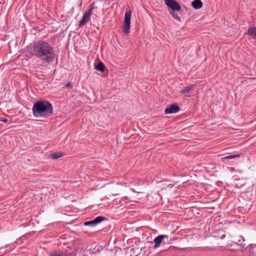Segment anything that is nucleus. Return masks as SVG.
Returning a JSON list of instances; mask_svg holds the SVG:
<instances>
[{
    "label": "nucleus",
    "mask_w": 256,
    "mask_h": 256,
    "mask_svg": "<svg viewBox=\"0 0 256 256\" xmlns=\"http://www.w3.org/2000/svg\"><path fill=\"white\" fill-rule=\"evenodd\" d=\"M28 50L32 56L46 63H50L54 59L55 54L52 47L44 40H38L31 43L28 46Z\"/></svg>",
    "instance_id": "1"
},
{
    "label": "nucleus",
    "mask_w": 256,
    "mask_h": 256,
    "mask_svg": "<svg viewBox=\"0 0 256 256\" xmlns=\"http://www.w3.org/2000/svg\"><path fill=\"white\" fill-rule=\"evenodd\" d=\"M34 117L46 118L53 114L52 104L46 100H39L35 102L32 108Z\"/></svg>",
    "instance_id": "2"
},
{
    "label": "nucleus",
    "mask_w": 256,
    "mask_h": 256,
    "mask_svg": "<svg viewBox=\"0 0 256 256\" xmlns=\"http://www.w3.org/2000/svg\"><path fill=\"white\" fill-rule=\"evenodd\" d=\"M94 2L92 4L90 5V8L88 10L85 12L82 18L80 21L78 26V28H81L82 26H84L88 22H89L90 20V16L92 14V13L93 12V10H94Z\"/></svg>",
    "instance_id": "3"
},
{
    "label": "nucleus",
    "mask_w": 256,
    "mask_h": 256,
    "mask_svg": "<svg viewBox=\"0 0 256 256\" xmlns=\"http://www.w3.org/2000/svg\"><path fill=\"white\" fill-rule=\"evenodd\" d=\"M131 11H126L124 14V24L123 26V32L124 34H128L130 33V27Z\"/></svg>",
    "instance_id": "4"
},
{
    "label": "nucleus",
    "mask_w": 256,
    "mask_h": 256,
    "mask_svg": "<svg viewBox=\"0 0 256 256\" xmlns=\"http://www.w3.org/2000/svg\"><path fill=\"white\" fill-rule=\"evenodd\" d=\"M165 4L170 9V11H180L181 6L175 0H164Z\"/></svg>",
    "instance_id": "5"
},
{
    "label": "nucleus",
    "mask_w": 256,
    "mask_h": 256,
    "mask_svg": "<svg viewBox=\"0 0 256 256\" xmlns=\"http://www.w3.org/2000/svg\"><path fill=\"white\" fill-rule=\"evenodd\" d=\"M106 220V218L103 216H98L96 217L94 219L92 220L86 222H84V225L86 226H90L93 227L100 223Z\"/></svg>",
    "instance_id": "6"
},
{
    "label": "nucleus",
    "mask_w": 256,
    "mask_h": 256,
    "mask_svg": "<svg viewBox=\"0 0 256 256\" xmlns=\"http://www.w3.org/2000/svg\"><path fill=\"white\" fill-rule=\"evenodd\" d=\"M180 110V108L176 104H172L168 106L164 110L166 114H175L178 112Z\"/></svg>",
    "instance_id": "7"
},
{
    "label": "nucleus",
    "mask_w": 256,
    "mask_h": 256,
    "mask_svg": "<svg viewBox=\"0 0 256 256\" xmlns=\"http://www.w3.org/2000/svg\"><path fill=\"white\" fill-rule=\"evenodd\" d=\"M167 237L168 236L166 235H159L156 237L154 240V242L155 244L154 246V248H159L164 238Z\"/></svg>",
    "instance_id": "8"
},
{
    "label": "nucleus",
    "mask_w": 256,
    "mask_h": 256,
    "mask_svg": "<svg viewBox=\"0 0 256 256\" xmlns=\"http://www.w3.org/2000/svg\"><path fill=\"white\" fill-rule=\"evenodd\" d=\"M194 86V84H190V86H185L181 91L180 94H184L185 96H188V94L192 90L193 87Z\"/></svg>",
    "instance_id": "9"
},
{
    "label": "nucleus",
    "mask_w": 256,
    "mask_h": 256,
    "mask_svg": "<svg viewBox=\"0 0 256 256\" xmlns=\"http://www.w3.org/2000/svg\"><path fill=\"white\" fill-rule=\"evenodd\" d=\"M191 4L195 10H198L202 6V2L201 0H194L192 2Z\"/></svg>",
    "instance_id": "10"
},
{
    "label": "nucleus",
    "mask_w": 256,
    "mask_h": 256,
    "mask_svg": "<svg viewBox=\"0 0 256 256\" xmlns=\"http://www.w3.org/2000/svg\"><path fill=\"white\" fill-rule=\"evenodd\" d=\"M95 69L100 72H104L106 69L104 64L100 61L94 64Z\"/></svg>",
    "instance_id": "11"
},
{
    "label": "nucleus",
    "mask_w": 256,
    "mask_h": 256,
    "mask_svg": "<svg viewBox=\"0 0 256 256\" xmlns=\"http://www.w3.org/2000/svg\"><path fill=\"white\" fill-rule=\"evenodd\" d=\"M247 34L248 35L252 36L254 39H256V27L249 28Z\"/></svg>",
    "instance_id": "12"
},
{
    "label": "nucleus",
    "mask_w": 256,
    "mask_h": 256,
    "mask_svg": "<svg viewBox=\"0 0 256 256\" xmlns=\"http://www.w3.org/2000/svg\"><path fill=\"white\" fill-rule=\"evenodd\" d=\"M249 252L250 256H256V244H250L248 245Z\"/></svg>",
    "instance_id": "13"
},
{
    "label": "nucleus",
    "mask_w": 256,
    "mask_h": 256,
    "mask_svg": "<svg viewBox=\"0 0 256 256\" xmlns=\"http://www.w3.org/2000/svg\"><path fill=\"white\" fill-rule=\"evenodd\" d=\"M63 156V154L61 152H56L51 154L50 155V158L52 159L56 160L58 159Z\"/></svg>",
    "instance_id": "14"
},
{
    "label": "nucleus",
    "mask_w": 256,
    "mask_h": 256,
    "mask_svg": "<svg viewBox=\"0 0 256 256\" xmlns=\"http://www.w3.org/2000/svg\"><path fill=\"white\" fill-rule=\"evenodd\" d=\"M49 256H66V253L54 250L50 253Z\"/></svg>",
    "instance_id": "15"
},
{
    "label": "nucleus",
    "mask_w": 256,
    "mask_h": 256,
    "mask_svg": "<svg viewBox=\"0 0 256 256\" xmlns=\"http://www.w3.org/2000/svg\"><path fill=\"white\" fill-rule=\"evenodd\" d=\"M240 155L238 154H234V155H230L228 156H226L222 158L223 160H229L235 158H239Z\"/></svg>",
    "instance_id": "16"
},
{
    "label": "nucleus",
    "mask_w": 256,
    "mask_h": 256,
    "mask_svg": "<svg viewBox=\"0 0 256 256\" xmlns=\"http://www.w3.org/2000/svg\"><path fill=\"white\" fill-rule=\"evenodd\" d=\"M169 12L174 19L179 22L180 21V18L178 16V14L175 13L174 11H170V10H169Z\"/></svg>",
    "instance_id": "17"
},
{
    "label": "nucleus",
    "mask_w": 256,
    "mask_h": 256,
    "mask_svg": "<svg viewBox=\"0 0 256 256\" xmlns=\"http://www.w3.org/2000/svg\"><path fill=\"white\" fill-rule=\"evenodd\" d=\"M0 122H8V120L6 118H0Z\"/></svg>",
    "instance_id": "18"
},
{
    "label": "nucleus",
    "mask_w": 256,
    "mask_h": 256,
    "mask_svg": "<svg viewBox=\"0 0 256 256\" xmlns=\"http://www.w3.org/2000/svg\"><path fill=\"white\" fill-rule=\"evenodd\" d=\"M239 237H240V239H239L238 240V242H240L241 240H242L243 242L244 241V238L242 236H239Z\"/></svg>",
    "instance_id": "19"
},
{
    "label": "nucleus",
    "mask_w": 256,
    "mask_h": 256,
    "mask_svg": "<svg viewBox=\"0 0 256 256\" xmlns=\"http://www.w3.org/2000/svg\"><path fill=\"white\" fill-rule=\"evenodd\" d=\"M66 87L69 88V87H72V84L71 82H68L66 84Z\"/></svg>",
    "instance_id": "20"
},
{
    "label": "nucleus",
    "mask_w": 256,
    "mask_h": 256,
    "mask_svg": "<svg viewBox=\"0 0 256 256\" xmlns=\"http://www.w3.org/2000/svg\"><path fill=\"white\" fill-rule=\"evenodd\" d=\"M66 256H74V254L72 253H66Z\"/></svg>",
    "instance_id": "21"
},
{
    "label": "nucleus",
    "mask_w": 256,
    "mask_h": 256,
    "mask_svg": "<svg viewBox=\"0 0 256 256\" xmlns=\"http://www.w3.org/2000/svg\"><path fill=\"white\" fill-rule=\"evenodd\" d=\"M240 246L242 248H244L245 247L246 244H240Z\"/></svg>",
    "instance_id": "22"
},
{
    "label": "nucleus",
    "mask_w": 256,
    "mask_h": 256,
    "mask_svg": "<svg viewBox=\"0 0 256 256\" xmlns=\"http://www.w3.org/2000/svg\"><path fill=\"white\" fill-rule=\"evenodd\" d=\"M172 186H173V184H170L168 185V187H169L170 188H172Z\"/></svg>",
    "instance_id": "23"
},
{
    "label": "nucleus",
    "mask_w": 256,
    "mask_h": 256,
    "mask_svg": "<svg viewBox=\"0 0 256 256\" xmlns=\"http://www.w3.org/2000/svg\"><path fill=\"white\" fill-rule=\"evenodd\" d=\"M225 236H226V235H225V234H223V235L220 237V238H221V239H223V238H225Z\"/></svg>",
    "instance_id": "24"
}]
</instances>
